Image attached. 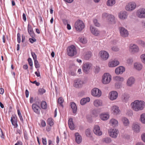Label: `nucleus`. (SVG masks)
<instances>
[{
  "label": "nucleus",
  "instance_id": "obj_1",
  "mask_svg": "<svg viewBox=\"0 0 145 145\" xmlns=\"http://www.w3.org/2000/svg\"><path fill=\"white\" fill-rule=\"evenodd\" d=\"M145 103L142 101L135 100L131 104L132 109L136 112L142 110L144 107Z\"/></svg>",
  "mask_w": 145,
  "mask_h": 145
},
{
  "label": "nucleus",
  "instance_id": "obj_2",
  "mask_svg": "<svg viewBox=\"0 0 145 145\" xmlns=\"http://www.w3.org/2000/svg\"><path fill=\"white\" fill-rule=\"evenodd\" d=\"M67 53L69 56L72 57L76 55L77 50L76 46L71 45L68 46L67 49Z\"/></svg>",
  "mask_w": 145,
  "mask_h": 145
},
{
  "label": "nucleus",
  "instance_id": "obj_3",
  "mask_svg": "<svg viewBox=\"0 0 145 145\" xmlns=\"http://www.w3.org/2000/svg\"><path fill=\"white\" fill-rule=\"evenodd\" d=\"M74 27L76 31L80 32L84 29L85 25L82 21L78 20L75 22Z\"/></svg>",
  "mask_w": 145,
  "mask_h": 145
},
{
  "label": "nucleus",
  "instance_id": "obj_4",
  "mask_svg": "<svg viewBox=\"0 0 145 145\" xmlns=\"http://www.w3.org/2000/svg\"><path fill=\"white\" fill-rule=\"evenodd\" d=\"M111 76L109 73L104 74L102 79V82L104 84H108L111 80Z\"/></svg>",
  "mask_w": 145,
  "mask_h": 145
},
{
  "label": "nucleus",
  "instance_id": "obj_5",
  "mask_svg": "<svg viewBox=\"0 0 145 145\" xmlns=\"http://www.w3.org/2000/svg\"><path fill=\"white\" fill-rule=\"evenodd\" d=\"M99 55L101 59L104 60H107L109 57L108 53L106 51L101 50L99 53Z\"/></svg>",
  "mask_w": 145,
  "mask_h": 145
},
{
  "label": "nucleus",
  "instance_id": "obj_6",
  "mask_svg": "<svg viewBox=\"0 0 145 145\" xmlns=\"http://www.w3.org/2000/svg\"><path fill=\"white\" fill-rule=\"evenodd\" d=\"M91 68L90 63H83L82 65V69L83 72L85 74H88L90 71Z\"/></svg>",
  "mask_w": 145,
  "mask_h": 145
},
{
  "label": "nucleus",
  "instance_id": "obj_7",
  "mask_svg": "<svg viewBox=\"0 0 145 145\" xmlns=\"http://www.w3.org/2000/svg\"><path fill=\"white\" fill-rule=\"evenodd\" d=\"M91 94L98 97H100L102 94L101 91L97 88H95L91 91Z\"/></svg>",
  "mask_w": 145,
  "mask_h": 145
},
{
  "label": "nucleus",
  "instance_id": "obj_8",
  "mask_svg": "<svg viewBox=\"0 0 145 145\" xmlns=\"http://www.w3.org/2000/svg\"><path fill=\"white\" fill-rule=\"evenodd\" d=\"M108 132L109 135L111 137L114 138H116L118 135V129L114 128L109 130Z\"/></svg>",
  "mask_w": 145,
  "mask_h": 145
},
{
  "label": "nucleus",
  "instance_id": "obj_9",
  "mask_svg": "<svg viewBox=\"0 0 145 145\" xmlns=\"http://www.w3.org/2000/svg\"><path fill=\"white\" fill-rule=\"evenodd\" d=\"M119 29L120 31L121 35L124 37H128L129 33L127 30L123 27H120Z\"/></svg>",
  "mask_w": 145,
  "mask_h": 145
},
{
  "label": "nucleus",
  "instance_id": "obj_10",
  "mask_svg": "<svg viewBox=\"0 0 145 145\" xmlns=\"http://www.w3.org/2000/svg\"><path fill=\"white\" fill-rule=\"evenodd\" d=\"M136 6V5L135 3L130 2L126 5L125 9L127 11H131L134 10Z\"/></svg>",
  "mask_w": 145,
  "mask_h": 145
},
{
  "label": "nucleus",
  "instance_id": "obj_11",
  "mask_svg": "<svg viewBox=\"0 0 145 145\" xmlns=\"http://www.w3.org/2000/svg\"><path fill=\"white\" fill-rule=\"evenodd\" d=\"M93 131L94 133L97 136H101L102 134V132L101 131L100 127L98 125L94 126Z\"/></svg>",
  "mask_w": 145,
  "mask_h": 145
},
{
  "label": "nucleus",
  "instance_id": "obj_12",
  "mask_svg": "<svg viewBox=\"0 0 145 145\" xmlns=\"http://www.w3.org/2000/svg\"><path fill=\"white\" fill-rule=\"evenodd\" d=\"M137 15L140 18H145V9L144 8L139 9L137 11Z\"/></svg>",
  "mask_w": 145,
  "mask_h": 145
},
{
  "label": "nucleus",
  "instance_id": "obj_13",
  "mask_svg": "<svg viewBox=\"0 0 145 145\" xmlns=\"http://www.w3.org/2000/svg\"><path fill=\"white\" fill-rule=\"evenodd\" d=\"M10 121L14 128H16L18 127L17 120L16 116H12L11 118Z\"/></svg>",
  "mask_w": 145,
  "mask_h": 145
},
{
  "label": "nucleus",
  "instance_id": "obj_14",
  "mask_svg": "<svg viewBox=\"0 0 145 145\" xmlns=\"http://www.w3.org/2000/svg\"><path fill=\"white\" fill-rule=\"evenodd\" d=\"M109 98L111 100H113L116 99L118 96V93L115 91H113L110 92L109 93Z\"/></svg>",
  "mask_w": 145,
  "mask_h": 145
},
{
  "label": "nucleus",
  "instance_id": "obj_15",
  "mask_svg": "<svg viewBox=\"0 0 145 145\" xmlns=\"http://www.w3.org/2000/svg\"><path fill=\"white\" fill-rule=\"evenodd\" d=\"M32 108L35 112L37 114H40V108L39 106L36 104H33L32 105Z\"/></svg>",
  "mask_w": 145,
  "mask_h": 145
},
{
  "label": "nucleus",
  "instance_id": "obj_16",
  "mask_svg": "<svg viewBox=\"0 0 145 145\" xmlns=\"http://www.w3.org/2000/svg\"><path fill=\"white\" fill-rule=\"evenodd\" d=\"M83 84L82 81L80 79H78L74 80L73 86L75 88H80L82 86Z\"/></svg>",
  "mask_w": 145,
  "mask_h": 145
},
{
  "label": "nucleus",
  "instance_id": "obj_17",
  "mask_svg": "<svg viewBox=\"0 0 145 145\" xmlns=\"http://www.w3.org/2000/svg\"><path fill=\"white\" fill-rule=\"evenodd\" d=\"M75 140L76 142L78 144L80 143L82 140V136L78 133H76L75 134Z\"/></svg>",
  "mask_w": 145,
  "mask_h": 145
},
{
  "label": "nucleus",
  "instance_id": "obj_18",
  "mask_svg": "<svg viewBox=\"0 0 145 145\" xmlns=\"http://www.w3.org/2000/svg\"><path fill=\"white\" fill-rule=\"evenodd\" d=\"M27 31L28 32L32 37H34L35 35L31 26L28 24L27 26Z\"/></svg>",
  "mask_w": 145,
  "mask_h": 145
},
{
  "label": "nucleus",
  "instance_id": "obj_19",
  "mask_svg": "<svg viewBox=\"0 0 145 145\" xmlns=\"http://www.w3.org/2000/svg\"><path fill=\"white\" fill-rule=\"evenodd\" d=\"M125 71V68L122 66H120L116 69L115 72L116 74H122Z\"/></svg>",
  "mask_w": 145,
  "mask_h": 145
},
{
  "label": "nucleus",
  "instance_id": "obj_20",
  "mask_svg": "<svg viewBox=\"0 0 145 145\" xmlns=\"http://www.w3.org/2000/svg\"><path fill=\"white\" fill-rule=\"evenodd\" d=\"M94 105L96 107L103 106L102 101L101 99H97L95 100L93 102Z\"/></svg>",
  "mask_w": 145,
  "mask_h": 145
},
{
  "label": "nucleus",
  "instance_id": "obj_21",
  "mask_svg": "<svg viewBox=\"0 0 145 145\" xmlns=\"http://www.w3.org/2000/svg\"><path fill=\"white\" fill-rule=\"evenodd\" d=\"M118 16L121 19L125 20L126 19L127 17V12L125 11L121 12L119 14Z\"/></svg>",
  "mask_w": 145,
  "mask_h": 145
},
{
  "label": "nucleus",
  "instance_id": "obj_22",
  "mask_svg": "<svg viewBox=\"0 0 145 145\" xmlns=\"http://www.w3.org/2000/svg\"><path fill=\"white\" fill-rule=\"evenodd\" d=\"M68 123L69 127L71 130H73L74 129L75 125L73 123V119L72 118H70L69 119Z\"/></svg>",
  "mask_w": 145,
  "mask_h": 145
},
{
  "label": "nucleus",
  "instance_id": "obj_23",
  "mask_svg": "<svg viewBox=\"0 0 145 145\" xmlns=\"http://www.w3.org/2000/svg\"><path fill=\"white\" fill-rule=\"evenodd\" d=\"M119 64V62L118 61L114 60L109 62L108 63V66L109 67H113L117 66Z\"/></svg>",
  "mask_w": 145,
  "mask_h": 145
},
{
  "label": "nucleus",
  "instance_id": "obj_24",
  "mask_svg": "<svg viewBox=\"0 0 145 145\" xmlns=\"http://www.w3.org/2000/svg\"><path fill=\"white\" fill-rule=\"evenodd\" d=\"M130 49L131 52L133 53L138 52L139 51L138 47L135 44H133V45L131 46Z\"/></svg>",
  "mask_w": 145,
  "mask_h": 145
},
{
  "label": "nucleus",
  "instance_id": "obj_25",
  "mask_svg": "<svg viewBox=\"0 0 145 145\" xmlns=\"http://www.w3.org/2000/svg\"><path fill=\"white\" fill-rule=\"evenodd\" d=\"M112 109L115 114H118L120 112L118 107L116 106H113L112 108Z\"/></svg>",
  "mask_w": 145,
  "mask_h": 145
},
{
  "label": "nucleus",
  "instance_id": "obj_26",
  "mask_svg": "<svg viewBox=\"0 0 145 145\" xmlns=\"http://www.w3.org/2000/svg\"><path fill=\"white\" fill-rule=\"evenodd\" d=\"M134 81L135 79L133 78L132 77H130L127 81V85L129 86H131L134 83Z\"/></svg>",
  "mask_w": 145,
  "mask_h": 145
},
{
  "label": "nucleus",
  "instance_id": "obj_27",
  "mask_svg": "<svg viewBox=\"0 0 145 145\" xmlns=\"http://www.w3.org/2000/svg\"><path fill=\"white\" fill-rule=\"evenodd\" d=\"M135 68L138 71L140 70L142 68V65L139 63H135L134 64Z\"/></svg>",
  "mask_w": 145,
  "mask_h": 145
},
{
  "label": "nucleus",
  "instance_id": "obj_28",
  "mask_svg": "<svg viewBox=\"0 0 145 145\" xmlns=\"http://www.w3.org/2000/svg\"><path fill=\"white\" fill-rule=\"evenodd\" d=\"M110 124L113 127H115L117 126L118 125V122L116 120L112 119L110 121Z\"/></svg>",
  "mask_w": 145,
  "mask_h": 145
},
{
  "label": "nucleus",
  "instance_id": "obj_29",
  "mask_svg": "<svg viewBox=\"0 0 145 145\" xmlns=\"http://www.w3.org/2000/svg\"><path fill=\"white\" fill-rule=\"evenodd\" d=\"M122 121L124 126H129V122L127 118H123L122 119Z\"/></svg>",
  "mask_w": 145,
  "mask_h": 145
},
{
  "label": "nucleus",
  "instance_id": "obj_30",
  "mask_svg": "<svg viewBox=\"0 0 145 145\" xmlns=\"http://www.w3.org/2000/svg\"><path fill=\"white\" fill-rule=\"evenodd\" d=\"M90 99L89 97L84 98L82 99L80 101V104L82 105H84L87 102L90 101Z\"/></svg>",
  "mask_w": 145,
  "mask_h": 145
},
{
  "label": "nucleus",
  "instance_id": "obj_31",
  "mask_svg": "<svg viewBox=\"0 0 145 145\" xmlns=\"http://www.w3.org/2000/svg\"><path fill=\"white\" fill-rule=\"evenodd\" d=\"M133 129L134 131L138 133L140 130V127L138 125L136 124H133Z\"/></svg>",
  "mask_w": 145,
  "mask_h": 145
},
{
  "label": "nucleus",
  "instance_id": "obj_32",
  "mask_svg": "<svg viewBox=\"0 0 145 145\" xmlns=\"http://www.w3.org/2000/svg\"><path fill=\"white\" fill-rule=\"evenodd\" d=\"M100 118L102 120H106L109 118V115L106 114H102L100 115Z\"/></svg>",
  "mask_w": 145,
  "mask_h": 145
},
{
  "label": "nucleus",
  "instance_id": "obj_33",
  "mask_svg": "<svg viewBox=\"0 0 145 145\" xmlns=\"http://www.w3.org/2000/svg\"><path fill=\"white\" fill-rule=\"evenodd\" d=\"M91 33L95 36H98L99 33V31L96 28L92 27L91 29Z\"/></svg>",
  "mask_w": 145,
  "mask_h": 145
},
{
  "label": "nucleus",
  "instance_id": "obj_34",
  "mask_svg": "<svg viewBox=\"0 0 145 145\" xmlns=\"http://www.w3.org/2000/svg\"><path fill=\"white\" fill-rule=\"evenodd\" d=\"M71 107L72 110L73 112L75 113L76 112L77 107L75 104L73 102L71 103Z\"/></svg>",
  "mask_w": 145,
  "mask_h": 145
},
{
  "label": "nucleus",
  "instance_id": "obj_35",
  "mask_svg": "<svg viewBox=\"0 0 145 145\" xmlns=\"http://www.w3.org/2000/svg\"><path fill=\"white\" fill-rule=\"evenodd\" d=\"M115 3V0H108L107 2V4L108 6H112Z\"/></svg>",
  "mask_w": 145,
  "mask_h": 145
},
{
  "label": "nucleus",
  "instance_id": "obj_36",
  "mask_svg": "<svg viewBox=\"0 0 145 145\" xmlns=\"http://www.w3.org/2000/svg\"><path fill=\"white\" fill-rule=\"evenodd\" d=\"M46 92L45 89L43 88H39L38 90V94L39 95H42L45 93Z\"/></svg>",
  "mask_w": 145,
  "mask_h": 145
},
{
  "label": "nucleus",
  "instance_id": "obj_37",
  "mask_svg": "<svg viewBox=\"0 0 145 145\" xmlns=\"http://www.w3.org/2000/svg\"><path fill=\"white\" fill-rule=\"evenodd\" d=\"M41 108L43 109H46L47 108V104L46 102L44 101H42L40 104Z\"/></svg>",
  "mask_w": 145,
  "mask_h": 145
},
{
  "label": "nucleus",
  "instance_id": "obj_38",
  "mask_svg": "<svg viewBox=\"0 0 145 145\" xmlns=\"http://www.w3.org/2000/svg\"><path fill=\"white\" fill-rule=\"evenodd\" d=\"M47 123L51 127L54 124L53 120L51 118H49L47 120Z\"/></svg>",
  "mask_w": 145,
  "mask_h": 145
},
{
  "label": "nucleus",
  "instance_id": "obj_39",
  "mask_svg": "<svg viewBox=\"0 0 145 145\" xmlns=\"http://www.w3.org/2000/svg\"><path fill=\"white\" fill-rule=\"evenodd\" d=\"M129 96V95L127 93H124L122 95V98L124 101H128Z\"/></svg>",
  "mask_w": 145,
  "mask_h": 145
},
{
  "label": "nucleus",
  "instance_id": "obj_40",
  "mask_svg": "<svg viewBox=\"0 0 145 145\" xmlns=\"http://www.w3.org/2000/svg\"><path fill=\"white\" fill-rule=\"evenodd\" d=\"M85 134L86 136L90 137L91 136V129L90 128L86 129L85 131Z\"/></svg>",
  "mask_w": 145,
  "mask_h": 145
},
{
  "label": "nucleus",
  "instance_id": "obj_41",
  "mask_svg": "<svg viewBox=\"0 0 145 145\" xmlns=\"http://www.w3.org/2000/svg\"><path fill=\"white\" fill-rule=\"evenodd\" d=\"M141 122L143 123H145V113H143L140 116Z\"/></svg>",
  "mask_w": 145,
  "mask_h": 145
},
{
  "label": "nucleus",
  "instance_id": "obj_42",
  "mask_svg": "<svg viewBox=\"0 0 145 145\" xmlns=\"http://www.w3.org/2000/svg\"><path fill=\"white\" fill-rule=\"evenodd\" d=\"M93 22L94 25L96 26L99 27L100 26V24L98 22L97 19H94L93 20Z\"/></svg>",
  "mask_w": 145,
  "mask_h": 145
},
{
  "label": "nucleus",
  "instance_id": "obj_43",
  "mask_svg": "<svg viewBox=\"0 0 145 145\" xmlns=\"http://www.w3.org/2000/svg\"><path fill=\"white\" fill-rule=\"evenodd\" d=\"M103 141L106 143H109L111 142L112 140L110 138L107 137L103 138Z\"/></svg>",
  "mask_w": 145,
  "mask_h": 145
},
{
  "label": "nucleus",
  "instance_id": "obj_44",
  "mask_svg": "<svg viewBox=\"0 0 145 145\" xmlns=\"http://www.w3.org/2000/svg\"><path fill=\"white\" fill-rule=\"evenodd\" d=\"M108 17L109 20L111 22V23H114L115 20L114 16L113 15L110 14Z\"/></svg>",
  "mask_w": 145,
  "mask_h": 145
},
{
  "label": "nucleus",
  "instance_id": "obj_45",
  "mask_svg": "<svg viewBox=\"0 0 145 145\" xmlns=\"http://www.w3.org/2000/svg\"><path fill=\"white\" fill-rule=\"evenodd\" d=\"M64 102V100L61 97H59L58 99V103L59 104H60L61 106H63V103Z\"/></svg>",
  "mask_w": 145,
  "mask_h": 145
},
{
  "label": "nucleus",
  "instance_id": "obj_46",
  "mask_svg": "<svg viewBox=\"0 0 145 145\" xmlns=\"http://www.w3.org/2000/svg\"><path fill=\"white\" fill-rule=\"evenodd\" d=\"M114 79L117 81H123L124 80V79L122 77H121L118 76L115 77Z\"/></svg>",
  "mask_w": 145,
  "mask_h": 145
},
{
  "label": "nucleus",
  "instance_id": "obj_47",
  "mask_svg": "<svg viewBox=\"0 0 145 145\" xmlns=\"http://www.w3.org/2000/svg\"><path fill=\"white\" fill-rule=\"evenodd\" d=\"M110 14H108V13L104 12L102 14V17L103 18L105 19L107 18L108 17H109Z\"/></svg>",
  "mask_w": 145,
  "mask_h": 145
},
{
  "label": "nucleus",
  "instance_id": "obj_48",
  "mask_svg": "<svg viewBox=\"0 0 145 145\" xmlns=\"http://www.w3.org/2000/svg\"><path fill=\"white\" fill-rule=\"evenodd\" d=\"M17 112H18V115L21 121H23V119L22 114H21V112H20L19 109H18L17 110Z\"/></svg>",
  "mask_w": 145,
  "mask_h": 145
},
{
  "label": "nucleus",
  "instance_id": "obj_49",
  "mask_svg": "<svg viewBox=\"0 0 145 145\" xmlns=\"http://www.w3.org/2000/svg\"><path fill=\"white\" fill-rule=\"evenodd\" d=\"M80 41L83 44H85L87 42V40L85 38H81L80 39Z\"/></svg>",
  "mask_w": 145,
  "mask_h": 145
},
{
  "label": "nucleus",
  "instance_id": "obj_50",
  "mask_svg": "<svg viewBox=\"0 0 145 145\" xmlns=\"http://www.w3.org/2000/svg\"><path fill=\"white\" fill-rule=\"evenodd\" d=\"M34 61V64L36 68H39L40 67L39 64V63L38 61L37 60H35Z\"/></svg>",
  "mask_w": 145,
  "mask_h": 145
},
{
  "label": "nucleus",
  "instance_id": "obj_51",
  "mask_svg": "<svg viewBox=\"0 0 145 145\" xmlns=\"http://www.w3.org/2000/svg\"><path fill=\"white\" fill-rule=\"evenodd\" d=\"M142 61L145 64V54H142L140 56Z\"/></svg>",
  "mask_w": 145,
  "mask_h": 145
},
{
  "label": "nucleus",
  "instance_id": "obj_52",
  "mask_svg": "<svg viewBox=\"0 0 145 145\" xmlns=\"http://www.w3.org/2000/svg\"><path fill=\"white\" fill-rule=\"evenodd\" d=\"M112 50L114 51L117 52L119 50V48L117 46H114L112 48Z\"/></svg>",
  "mask_w": 145,
  "mask_h": 145
},
{
  "label": "nucleus",
  "instance_id": "obj_53",
  "mask_svg": "<svg viewBox=\"0 0 145 145\" xmlns=\"http://www.w3.org/2000/svg\"><path fill=\"white\" fill-rule=\"evenodd\" d=\"M31 53L34 60H37V55H36L35 53L32 52H31Z\"/></svg>",
  "mask_w": 145,
  "mask_h": 145
},
{
  "label": "nucleus",
  "instance_id": "obj_54",
  "mask_svg": "<svg viewBox=\"0 0 145 145\" xmlns=\"http://www.w3.org/2000/svg\"><path fill=\"white\" fill-rule=\"evenodd\" d=\"M138 43L140 44L141 46L145 47V42L142 41L141 40H140L138 41Z\"/></svg>",
  "mask_w": 145,
  "mask_h": 145
},
{
  "label": "nucleus",
  "instance_id": "obj_55",
  "mask_svg": "<svg viewBox=\"0 0 145 145\" xmlns=\"http://www.w3.org/2000/svg\"><path fill=\"white\" fill-rule=\"evenodd\" d=\"M33 38H29V42L31 43H33L36 41V39L34 37H32Z\"/></svg>",
  "mask_w": 145,
  "mask_h": 145
},
{
  "label": "nucleus",
  "instance_id": "obj_56",
  "mask_svg": "<svg viewBox=\"0 0 145 145\" xmlns=\"http://www.w3.org/2000/svg\"><path fill=\"white\" fill-rule=\"evenodd\" d=\"M20 37V34L19 33H18L17 34V41L19 43H20L21 42Z\"/></svg>",
  "mask_w": 145,
  "mask_h": 145
},
{
  "label": "nucleus",
  "instance_id": "obj_57",
  "mask_svg": "<svg viewBox=\"0 0 145 145\" xmlns=\"http://www.w3.org/2000/svg\"><path fill=\"white\" fill-rule=\"evenodd\" d=\"M28 61L29 63V64L30 66H33V62L31 59L29 58L28 59Z\"/></svg>",
  "mask_w": 145,
  "mask_h": 145
},
{
  "label": "nucleus",
  "instance_id": "obj_58",
  "mask_svg": "<svg viewBox=\"0 0 145 145\" xmlns=\"http://www.w3.org/2000/svg\"><path fill=\"white\" fill-rule=\"evenodd\" d=\"M41 124L42 126L44 127L46 125V123L44 121L42 120L41 121Z\"/></svg>",
  "mask_w": 145,
  "mask_h": 145
},
{
  "label": "nucleus",
  "instance_id": "obj_59",
  "mask_svg": "<svg viewBox=\"0 0 145 145\" xmlns=\"http://www.w3.org/2000/svg\"><path fill=\"white\" fill-rule=\"evenodd\" d=\"M42 141L43 144L44 145H47V142L46 138H42Z\"/></svg>",
  "mask_w": 145,
  "mask_h": 145
},
{
  "label": "nucleus",
  "instance_id": "obj_60",
  "mask_svg": "<svg viewBox=\"0 0 145 145\" xmlns=\"http://www.w3.org/2000/svg\"><path fill=\"white\" fill-rule=\"evenodd\" d=\"M141 137L142 140L145 142V133L142 134Z\"/></svg>",
  "mask_w": 145,
  "mask_h": 145
},
{
  "label": "nucleus",
  "instance_id": "obj_61",
  "mask_svg": "<svg viewBox=\"0 0 145 145\" xmlns=\"http://www.w3.org/2000/svg\"><path fill=\"white\" fill-rule=\"evenodd\" d=\"M4 134L2 130V129L0 128V136L2 138H3L4 137Z\"/></svg>",
  "mask_w": 145,
  "mask_h": 145
},
{
  "label": "nucleus",
  "instance_id": "obj_62",
  "mask_svg": "<svg viewBox=\"0 0 145 145\" xmlns=\"http://www.w3.org/2000/svg\"><path fill=\"white\" fill-rule=\"evenodd\" d=\"M30 82L32 83L35 84L37 86H39L40 84V83L39 82H37L36 80L34 81L33 82L30 81Z\"/></svg>",
  "mask_w": 145,
  "mask_h": 145
},
{
  "label": "nucleus",
  "instance_id": "obj_63",
  "mask_svg": "<svg viewBox=\"0 0 145 145\" xmlns=\"http://www.w3.org/2000/svg\"><path fill=\"white\" fill-rule=\"evenodd\" d=\"M100 70V68L99 67H97L95 69V73H98L99 71Z\"/></svg>",
  "mask_w": 145,
  "mask_h": 145
},
{
  "label": "nucleus",
  "instance_id": "obj_64",
  "mask_svg": "<svg viewBox=\"0 0 145 145\" xmlns=\"http://www.w3.org/2000/svg\"><path fill=\"white\" fill-rule=\"evenodd\" d=\"M23 19L24 22H25L26 20V15L25 13H23L22 15Z\"/></svg>",
  "mask_w": 145,
  "mask_h": 145
}]
</instances>
